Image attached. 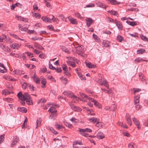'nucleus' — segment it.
Wrapping results in <instances>:
<instances>
[{"instance_id": "f257e3e1", "label": "nucleus", "mask_w": 148, "mask_h": 148, "mask_svg": "<svg viewBox=\"0 0 148 148\" xmlns=\"http://www.w3.org/2000/svg\"><path fill=\"white\" fill-rule=\"evenodd\" d=\"M17 96L18 98L21 100L20 103L22 105H25V103L24 101H26L27 104L29 105L33 104L31 97L27 93H25L23 95L21 92H19L18 93Z\"/></svg>"}, {"instance_id": "f03ea898", "label": "nucleus", "mask_w": 148, "mask_h": 148, "mask_svg": "<svg viewBox=\"0 0 148 148\" xmlns=\"http://www.w3.org/2000/svg\"><path fill=\"white\" fill-rule=\"evenodd\" d=\"M135 125L137 126V128L138 129L141 128L140 124L138 120L136 119L135 117H133L132 119Z\"/></svg>"}, {"instance_id": "7ed1b4c3", "label": "nucleus", "mask_w": 148, "mask_h": 148, "mask_svg": "<svg viewBox=\"0 0 148 148\" xmlns=\"http://www.w3.org/2000/svg\"><path fill=\"white\" fill-rule=\"evenodd\" d=\"M114 23L116 24L118 28L121 30L123 29V25L121 23L120 21L115 20Z\"/></svg>"}, {"instance_id": "20e7f679", "label": "nucleus", "mask_w": 148, "mask_h": 148, "mask_svg": "<svg viewBox=\"0 0 148 148\" xmlns=\"http://www.w3.org/2000/svg\"><path fill=\"white\" fill-rule=\"evenodd\" d=\"M86 24L87 26L88 27L93 22V20L90 18H88L86 19Z\"/></svg>"}, {"instance_id": "39448f33", "label": "nucleus", "mask_w": 148, "mask_h": 148, "mask_svg": "<svg viewBox=\"0 0 148 148\" xmlns=\"http://www.w3.org/2000/svg\"><path fill=\"white\" fill-rule=\"evenodd\" d=\"M126 119L127 120V123L130 126L132 125V121L130 119V116L129 114H126Z\"/></svg>"}, {"instance_id": "423d86ee", "label": "nucleus", "mask_w": 148, "mask_h": 148, "mask_svg": "<svg viewBox=\"0 0 148 148\" xmlns=\"http://www.w3.org/2000/svg\"><path fill=\"white\" fill-rule=\"evenodd\" d=\"M68 18L72 24H76L77 23V21L75 19L71 17H69Z\"/></svg>"}, {"instance_id": "0eeeda50", "label": "nucleus", "mask_w": 148, "mask_h": 148, "mask_svg": "<svg viewBox=\"0 0 148 148\" xmlns=\"http://www.w3.org/2000/svg\"><path fill=\"white\" fill-rule=\"evenodd\" d=\"M32 77L34 81L36 84H38L40 83V80L39 79L38 77L36 76L35 74H34L33 76H32Z\"/></svg>"}, {"instance_id": "6e6552de", "label": "nucleus", "mask_w": 148, "mask_h": 148, "mask_svg": "<svg viewBox=\"0 0 148 148\" xmlns=\"http://www.w3.org/2000/svg\"><path fill=\"white\" fill-rule=\"evenodd\" d=\"M79 131L80 133L85 132H86L90 133L92 132V130L89 128H86L85 129H80Z\"/></svg>"}, {"instance_id": "1a4fd4ad", "label": "nucleus", "mask_w": 148, "mask_h": 148, "mask_svg": "<svg viewBox=\"0 0 148 148\" xmlns=\"http://www.w3.org/2000/svg\"><path fill=\"white\" fill-rule=\"evenodd\" d=\"M44 21L47 23H51V19L45 16H43L41 18Z\"/></svg>"}, {"instance_id": "9d476101", "label": "nucleus", "mask_w": 148, "mask_h": 148, "mask_svg": "<svg viewBox=\"0 0 148 148\" xmlns=\"http://www.w3.org/2000/svg\"><path fill=\"white\" fill-rule=\"evenodd\" d=\"M97 136V137L99 139H102L104 137L103 134L100 131L98 132Z\"/></svg>"}, {"instance_id": "9b49d317", "label": "nucleus", "mask_w": 148, "mask_h": 148, "mask_svg": "<svg viewBox=\"0 0 148 148\" xmlns=\"http://www.w3.org/2000/svg\"><path fill=\"white\" fill-rule=\"evenodd\" d=\"M34 46L40 50L44 49V48L42 46L36 42L34 43Z\"/></svg>"}, {"instance_id": "f8f14e48", "label": "nucleus", "mask_w": 148, "mask_h": 148, "mask_svg": "<svg viewBox=\"0 0 148 148\" xmlns=\"http://www.w3.org/2000/svg\"><path fill=\"white\" fill-rule=\"evenodd\" d=\"M110 42L108 40H104L102 42V45L105 47H108L109 46Z\"/></svg>"}, {"instance_id": "ddd939ff", "label": "nucleus", "mask_w": 148, "mask_h": 148, "mask_svg": "<svg viewBox=\"0 0 148 148\" xmlns=\"http://www.w3.org/2000/svg\"><path fill=\"white\" fill-rule=\"evenodd\" d=\"M126 23L128 25H131L132 26H134L135 25H137V22L136 21H132L131 22L130 21H126Z\"/></svg>"}, {"instance_id": "4468645a", "label": "nucleus", "mask_w": 148, "mask_h": 148, "mask_svg": "<svg viewBox=\"0 0 148 148\" xmlns=\"http://www.w3.org/2000/svg\"><path fill=\"white\" fill-rule=\"evenodd\" d=\"M10 47L12 49H14L16 48L17 49L19 47V45L16 43H14L12 45H10Z\"/></svg>"}, {"instance_id": "2eb2a0df", "label": "nucleus", "mask_w": 148, "mask_h": 148, "mask_svg": "<svg viewBox=\"0 0 148 148\" xmlns=\"http://www.w3.org/2000/svg\"><path fill=\"white\" fill-rule=\"evenodd\" d=\"M15 73L17 75H20L21 74H23L25 73L22 70L16 69L15 70Z\"/></svg>"}, {"instance_id": "dca6fc26", "label": "nucleus", "mask_w": 148, "mask_h": 148, "mask_svg": "<svg viewBox=\"0 0 148 148\" xmlns=\"http://www.w3.org/2000/svg\"><path fill=\"white\" fill-rule=\"evenodd\" d=\"M139 95H137L134 97V104L139 103Z\"/></svg>"}, {"instance_id": "f3484780", "label": "nucleus", "mask_w": 148, "mask_h": 148, "mask_svg": "<svg viewBox=\"0 0 148 148\" xmlns=\"http://www.w3.org/2000/svg\"><path fill=\"white\" fill-rule=\"evenodd\" d=\"M60 48L61 49H62V50L63 51H64L65 53H69V51L65 47L63 46H60Z\"/></svg>"}, {"instance_id": "a211bd4d", "label": "nucleus", "mask_w": 148, "mask_h": 148, "mask_svg": "<svg viewBox=\"0 0 148 148\" xmlns=\"http://www.w3.org/2000/svg\"><path fill=\"white\" fill-rule=\"evenodd\" d=\"M86 66L89 68H95L96 67L95 65L92 64L91 63H86Z\"/></svg>"}, {"instance_id": "6ab92c4d", "label": "nucleus", "mask_w": 148, "mask_h": 148, "mask_svg": "<svg viewBox=\"0 0 148 148\" xmlns=\"http://www.w3.org/2000/svg\"><path fill=\"white\" fill-rule=\"evenodd\" d=\"M70 105L71 106V108L74 110L75 111H78L79 110V108L77 107L76 106H74V104H70Z\"/></svg>"}, {"instance_id": "aec40b11", "label": "nucleus", "mask_w": 148, "mask_h": 148, "mask_svg": "<svg viewBox=\"0 0 148 148\" xmlns=\"http://www.w3.org/2000/svg\"><path fill=\"white\" fill-rule=\"evenodd\" d=\"M101 85H104L106 88H109V86L106 80H104L102 81L101 83Z\"/></svg>"}, {"instance_id": "412c9836", "label": "nucleus", "mask_w": 148, "mask_h": 148, "mask_svg": "<svg viewBox=\"0 0 148 148\" xmlns=\"http://www.w3.org/2000/svg\"><path fill=\"white\" fill-rule=\"evenodd\" d=\"M18 141L19 138H18L16 137L14 139L12 144L11 147H13L14 145H15Z\"/></svg>"}, {"instance_id": "4be33fe9", "label": "nucleus", "mask_w": 148, "mask_h": 148, "mask_svg": "<svg viewBox=\"0 0 148 148\" xmlns=\"http://www.w3.org/2000/svg\"><path fill=\"white\" fill-rule=\"evenodd\" d=\"M67 62L68 64L73 67L76 66V64L73 62L69 61H67Z\"/></svg>"}, {"instance_id": "5701e85b", "label": "nucleus", "mask_w": 148, "mask_h": 148, "mask_svg": "<svg viewBox=\"0 0 148 148\" xmlns=\"http://www.w3.org/2000/svg\"><path fill=\"white\" fill-rule=\"evenodd\" d=\"M5 38L6 42H8L9 44H10L12 42V40L9 37L5 35Z\"/></svg>"}, {"instance_id": "b1692460", "label": "nucleus", "mask_w": 148, "mask_h": 148, "mask_svg": "<svg viewBox=\"0 0 148 148\" xmlns=\"http://www.w3.org/2000/svg\"><path fill=\"white\" fill-rule=\"evenodd\" d=\"M60 79H61V81L63 83L66 85L67 82V80L66 78L65 77H61L60 78Z\"/></svg>"}, {"instance_id": "393cba45", "label": "nucleus", "mask_w": 148, "mask_h": 148, "mask_svg": "<svg viewBox=\"0 0 148 148\" xmlns=\"http://www.w3.org/2000/svg\"><path fill=\"white\" fill-rule=\"evenodd\" d=\"M146 51L145 49H138L137 51V53L138 54H142L143 53H145Z\"/></svg>"}, {"instance_id": "a878e982", "label": "nucleus", "mask_w": 148, "mask_h": 148, "mask_svg": "<svg viewBox=\"0 0 148 148\" xmlns=\"http://www.w3.org/2000/svg\"><path fill=\"white\" fill-rule=\"evenodd\" d=\"M77 144L79 145H82L83 144L82 141H79L78 140H75L74 142L73 145H77Z\"/></svg>"}, {"instance_id": "bb28decb", "label": "nucleus", "mask_w": 148, "mask_h": 148, "mask_svg": "<svg viewBox=\"0 0 148 148\" xmlns=\"http://www.w3.org/2000/svg\"><path fill=\"white\" fill-rule=\"evenodd\" d=\"M62 70L64 71V73L66 72V71H68V69L67 68V66L66 64H63L62 66Z\"/></svg>"}, {"instance_id": "cd10ccee", "label": "nucleus", "mask_w": 148, "mask_h": 148, "mask_svg": "<svg viewBox=\"0 0 148 148\" xmlns=\"http://www.w3.org/2000/svg\"><path fill=\"white\" fill-rule=\"evenodd\" d=\"M48 112H50L52 113H55L56 112L57 110L54 108H51L48 110Z\"/></svg>"}, {"instance_id": "c85d7f7f", "label": "nucleus", "mask_w": 148, "mask_h": 148, "mask_svg": "<svg viewBox=\"0 0 148 148\" xmlns=\"http://www.w3.org/2000/svg\"><path fill=\"white\" fill-rule=\"evenodd\" d=\"M118 124L119 126H120L122 127H123L126 128H127V126L126 125L125 123H123L119 122Z\"/></svg>"}, {"instance_id": "c756f323", "label": "nucleus", "mask_w": 148, "mask_h": 148, "mask_svg": "<svg viewBox=\"0 0 148 148\" xmlns=\"http://www.w3.org/2000/svg\"><path fill=\"white\" fill-rule=\"evenodd\" d=\"M89 120L91 122H92L93 123L97 122V119L93 117L89 119Z\"/></svg>"}, {"instance_id": "7c9ffc66", "label": "nucleus", "mask_w": 148, "mask_h": 148, "mask_svg": "<svg viewBox=\"0 0 148 148\" xmlns=\"http://www.w3.org/2000/svg\"><path fill=\"white\" fill-rule=\"evenodd\" d=\"M41 121V118H38L37 120L36 121V124H37V126H36V128L38 127L39 126L40 124Z\"/></svg>"}, {"instance_id": "2f4dec72", "label": "nucleus", "mask_w": 148, "mask_h": 148, "mask_svg": "<svg viewBox=\"0 0 148 148\" xmlns=\"http://www.w3.org/2000/svg\"><path fill=\"white\" fill-rule=\"evenodd\" d=\"M108 12L111 15L116 16L117 14V12L116 11L111 10L109 11Z\"/></svg>"}, {"instance_id": "473e14b6", "label": "nucleus", "mask_w": 148, "mask_h": 148, "mask_svg": "<svg viewBox=\"0 0 148 148\" xmlns=\"http://www.w3.org/2000/svg\"><path fill=\"white\" fill-rule=\"evenodd\" d=\"M135 62L137 63L140 62L144 61V60H143L142 58H138L136 59H135L134 60Z\"/></svg>"}, {"instance_id": "72a5a7b5", "label": "nucleus", "mask_w": 148, "mask_h": 148, "mask_svg": "<svg viewBox=\"0 0 148 148\" xmlns=\"http://www.w3.org/2000/svg\"><path fill=\"white\" fill-rule=\"evenodd\" d=\"M116 105L114 104L112 105L110 107V108H109V109L110 110H112L113 111H114L116 110Z\"/></svg>"}, {"instance_id": "f704fd0d", "label": "nucleus", "mask_w": 148, "mask_h": 148, "mask_svg": "<svg viewBox=\"0 0 148 148\" xmlns=\"http://www.w3.org/2000/svg\"><path fill=\"white\" fill-rule=\"evenodd\" d=\"M93 37L94 38V39L96 41H97V42H99V40L98 38V37L97 36V35L93 34Z\"/></svg>"}, {"instance_id": "c9c22d12", "label": "nucleus", "mask_w": 148, "mask_h": 148, "mask_svg": "<svg viewBox=\"0 0 148 148\" xmlns=\"http://www.w3.org/2000/svg\"><path fill=\"white\" fill-rule=\"evenodd\" d=\"M29 25H26L25 27H24L23 28H22L20 29V30L22 31H26L27 29H28V27H29Z\"/></svg>"}, {"instance_id": "e433bc0d", "label": "nucleus", "mask_w": 148, "mask_h": 148, "mask_svg": "<svg viewBox=\"0 0 148 148\" xmlns=\"http://www.w3.org/2000/svg\"><path fill=\"white\" fill-rule=\"evenodd\" d=\"M55 126L56 128L58 130H60V129H62L63 128H64V127L62 126L59 125L58 124L55 125Z\"/></svg>"}, {"instance_id": "4c0bfd02", "label": "nucleus", "mask_w": 148, "mask_h": 148, "mask_svg": "<svg viewBox=\"0 0 148 148\" xmlns=\"http://www.w3.org/2000/svg\"><path fill=\"white\" fill-rule=\"evenodd\" d=\"M28 84H27L25 82H24L22 85V88L23 89H25L27 88V87H28Z\"/></svg>"}, {"instance_id": "58836bf2", "label": "nucleus", "mask_w": 148, "mask_h": 148, "mask_svg": "<svg viewBox=\"0 0 148 148\" xmlns=\"http://www.w3.org/2000/svg\"><path fill=\"white\" fill-rule=\"evenodd\" d=\"M134 145L135 144L134 143H130L128 145V147H129V148H135L134 146Z\"/></svg>"}, {"instance_id": "ea45409f", "label": "nucleus", "mask_w": 148, "mask_h": 148, "mask_svg": "<svg viewBox=\"0 0 148 148\" xmlns=\"http://www.w3.org/2000/svg\"><path fill=\"white\" fill-rule=\"evenodd\" d=\"M3 94H4L5 95H8L10 93V92L8 90H4L2 91Z\"/></svg>"}, {"instance_id": "a19ab883", "label": "nucleus", "mask_w": 148, "mask_h": 148, "mask_svg": "<svg viewBox=\"0 0 148 148\" xmlns=\"http://www.w3.org/2000/svg\"><path fill=\"white\" fill-rule=\"evenodd\" d=\"M48 27V28L50 30H52L54 31H58L57 30H55L53 28V27L52 26V25H49L47 26Z\"/></svg>"}, {"instance_id": "79ce46f5", "label": "nucleus", "mask_w": 148, "mask_h": 148, "mask_svg": "<svg viewBox=\"0 0 148 148\" xmlns=\"http://www.w3.org/2000/svg\"><path fill=\"white\" fill-rule=\"evenodd\" d=\"M117 39L120 42H121L123 40V38L120 36H118L117 37Z\"/></svg>"}, {"instance_id": "37998d69", "label": "nucleus", "mask_w": 148, "mask_h": 148, "mask_svg": "<svg viewBox=\"0 0 148 148\" xmlns=\"http://www.w3.org/2000/svg\"><path fill=\"white\" fill-rule=\"evenodd\" d=\"M4 135H1L0 136V144H1L4 140Z\"/></svg>"}, {"instance_id": "c03bdc74", "label": "nucleus", "mask_w": 148, "mask_h": 148, "mask_svg": "<svg viewBox=\"0 0 148 148\" xmlns=\"http://www.w3.org/2000/svg\"><path fill=\"white\" fill-rule=\"evenodd\" d=\"M141 38L143 40L145 41H148V40L147 39V37L146 36H143V35H142L141 36Z\"/></svg>"}, {"instance_id": "a18cd8bd", "label": "nucleus", "mask_w": 148, "mask_h": 148, "mask_svg": "<svg viewBox=\"0 0 148 148\" xmlns=\"http://www.w3.org/2000/svg\"><path fill=\"white\" fill-rule=\"evenodd\" d=\"M95 125L96 127L99 128L100 127H101L102 125L101 123L99 122L98 121H97Z\"/></svg>"}, {"instance_id": "49530a36", "label": "nucleus", "mask_w": 148, "mask_h": 148, "mask_svg": "<svg viewBox=\"0 0 148 148\" xmlns=\"http://www.w3.org/2000/svg\"><path fill=\"white\" fill-rule=\"evenodd\" d=\"M49 69L53 70L56 69V68L53 67L52 64L50 63V62H49Z\"/></svg>"}, {"instance_id": "de8ad7c7", "label": "nucleus", "mask_w": 148, "mask_h": 148, "mask_svg": "<svg viewBox=\"0 0 148 148\" xmlns=\"http://www.w3.org/2000/svg\"><path fill=\"white\" fill-rule=\"evenodd\" d=\"M75 15L76 17L80 19H82L83 18V17H82L81 16L80 14L78 13H75Z\"/></svg>"}, {"instance_id": "09e8293b", "label": "nucleus", "mask_w": 148, "mask_h": 148, "mask_svg": "<svg viewBox=\"0 0 148 148\" xmlns=\"http://www.w3.org/2000/svg\"><path fill=\"white\" fill-rule=\"evenodd\" d=\"M55 70H56V71L58 73H61L62 71L61 68L58 67H57L56 68V69Z\"/></svg>"}, {"instance_id": "8fccbe9b", "label": "nucleus", "mask_w": 148, "mask_h": 148, "mask_svg": "<svg viewBox=\"0 0 148 148\" xmlns=\"http://www.w3.org/2000/svg\"><path fill=\"white\" fill-rule=\"evenodd\" d=\"M46 101V100L44 99H40L38 102V103H43Z\"/></svg>"}, {"instance_id": "3c124183", "label": "nucleus", "mask_w": 148, "mask_h": 148, "mask_svg": "<svg viewBox=\"0 0 148 148\" xmlns=\"http://www.w3.org/2000/svg\"><path fill=\"white\" fill-rule=\"evenodd\" d=\"M28 86L29 88H31L32 89V91H35V88L32 85H30L29 84H28Z\"/></svg>"}, {"instance_id": "603ef678", "label": "nucleus", "mask_w": 148, "mask_h": 148, "mask_svg": "<svg viewBox=\"0 0 148 148\" xmlns=\"http://www.w3.org/2000/svg\"><path fill=\"white\" fill-rule=\"evenodd\" d=\"M50 130L51 131V132L54 134H57V132L53 128H51L50 129Z\"/></svg>"}, {"instance_id": "864d4df0", "label": "nucleus", "mask_w": 148, "mask_h": 148, "mask_svg": "<svg viewBox=\"0 0 148 148\" xmlns=\"http://www.w3.org/2000/svg\"><path fill=\"white\" fill-rule=\"evenodd\" d=\"M95 5L93 4L87 5L85 8H91L94 7Z\"/></svg>"}, {"instance_id": "5fc2aeb1", "label": "nucleus", "mask_w": 148, "mask_h": 148, "mask_svg": "<svg viewBox=\"0 0 148 148\" xmlns=\"http://www.w3.org/2000/svg\"><path fill=\"white\" fill-rule=\"evenodd\" d=\"M80 96L82 98L84 97H87V96L85 95V94L82 93V92H80Z\"/></svg>"}, {"instance_id": "6e6d98bb", "label": "nucleus", "mask_w": 148, "mask_h": 148, "mask_svg": "<svg viewBox=\"0 0 148 148\" xmlns=\"http://www.w3.org/2000/svg\"><path fill=\"white\" fill-rule=\"evenodd\" d=\"M73 96H74L73 94L71 92H69L68 95V96H69L70 97H71V98H72L73 97Z\"/></svg>"}, {"instance_id": "4d7b16f0", "label": "nucleus", "mask_w": 148, "mask_h": 148, "mask_svg": "<svg viewBox=\"0 0 148 148\" xmlns=\"http://www.w3.org/2000/svg\"><path fill=\"white\" fill-rule=\"evenodd\" d=\"M34 52L37 55L41 52V51H38L36 49H34Z\"/></svg>"}, {"instance_id": "13d9d810", "label": "nucleus", "mask_w": 148, "mask_h": 148, "mask_svg": "<svg viewBox=\"0 0 148 148\" xmlns=\"http://www.w3.org/2000/svg\"><path fill=\"white\" fill-rule=\"evenodd\" d=\"M41 83L44 85H45L46 83V81L45 79H43L41 82Z\"/></svg>"}, {"instance_id": "bf43d9fd", "label": "nucleus", "mask_w": 148, "mask_h": 148, "mask_svg": "<svg viewBox=\"0 0 148 148\" xmlns=\"http://www.w3.org/2000/svg\"><path fill=\"white\" fill-rule=\"evenodd\" d=\"M70 120L72 122H77V120L74 117H72L70 119Z\"/></svg>"}, {"instance_id": "052dcab7", "label": "nucleus", "mask_w": 148, "mask_h": 148, "mask_svg": "<svg viewBox=\"0 0 148 148\" xmlns=\"http://www.w3.org/2000/svg\"><path fill=\"white\" fill-rule=\"evenodd\" d=\"M80 134H81L82 135L85 136L86 137H89V136L88 134L86 133H85L84 132H81L80 133Z\"/></svg>"}, {"instance_id": "680f3d73", "label": "nucleus", "mask_w": 148, "mask_h": 148, "mask_svg": "<svg viewBox=\"0 0 148 148\" xmlns=\"http://www.w3.org/2000/svg\"><path fill=\"white\" fill-rule=\"evenodd\" d=\"M46 6L47 7L49 8L50 9H51L52 8V6L50 4L49 2L47 3L46 4Z\"/></svg>"}, {"instance_id": "e2e57ef3", "label": "nucleus", "mask_w": 148, "mask_h": 148, "mask_svg": "<svg viewBox=\"0 0 148 148\" xmlns=\"http://www.w3.org/2000/svg\"><path fill=\"white\" fill-rule=\"evenodd\" d=\"M45 56V55L44 53H42L40 54L39 56V58H44Z\"/></svg>"}, {"instance_id": "0e129e2a", "label": "nucleus", "mask_w": 148, "mask_h": 148, "mask_svg": "<svg viewBox=\"0 0 148 148\" xmlns=\"http://www.w3.org/2000/svg\"><path fill=\"white\" fill-rule=\"evenodd\" d=\"M139 76L140 77V79L143 82H144L145 81V79L144 78H143V76H142V75H139Z\"/></svg>"}, {"instance_id": "69168bd1", "label": "nucleus", "mask_w": 148, "mask_h": 148, "mask_svg": "<svg viewBox=\"0 0 148 148\" xmlns=\"http://www.w3.org/2000/svg\"><path fill=\"white\" fill-rule=\"evenodd\" d=\"M41 70L42 72L45 73L47 71V69L45 67L41 69Z\"/></svg>"}, {"instance_id": "338daca9", "label": "nucleus", "mask_w": 148, "mask_h": 148, "mask_svg": "<svg viewBox=\"0 0 148 148\" xmlns=\"http://www.w3.org/2000/svg\"><path fill=\"white\" fill-rule=\"evenodd\" d=\"M52 18L51 20H53V22H57V21L58 20V18H54V16L53 15L52 16Z\"/></svg>"}, {"instance_id": "774afa93", "label": "nucleus", "mask_w": 148, "mask_h": 148, "mask_svg": "<svg viewBox=\"0 0 148 148\" xmlns=\"http://www.w3.org/2000/svg\"><path fill=\"white\" fill-rule=\"evenodd\" d=\"M136 107L137 109L139 110L141 108V106L139 104H137L136 106Z\"/></svg>"}]
</instances>
